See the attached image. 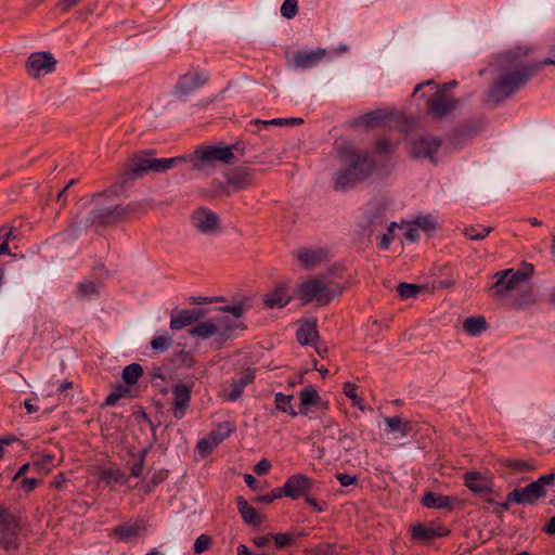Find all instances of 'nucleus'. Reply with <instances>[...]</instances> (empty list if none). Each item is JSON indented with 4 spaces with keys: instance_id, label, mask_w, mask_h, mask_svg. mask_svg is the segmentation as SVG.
<instances>
[{
    "instance_id": "obj_1",
    "label": "nucleus",
    "mask_w": 555,
    "mask_h": 555,
    "mask_svg": "<svg viewBox=\"0 0 555 555\" xmlns=\"http://www.w3.org/2000/svg\"><path fill=\"white\" fill-rule=\"evenodd\" d=\"M530 49L516 47L499 54L493 63L499 74L489 92V100L498 104L522 87L543 65H555V42L550 47L548 56L541 62L529 60Z\"/></svg>"
},
{
    "instance_id": "obj_2",
    "label": "nucleus",
    "mask_w": 555,
    "mask_h": 555,
    "mask_svg": "<svg viewBox=\"0 0 555 555\" xmlns=\"http://www.w3.org/2000/svg\"><path fill=\"white\" fill-rule=\"evenodd\" d=\"M154 149L141 150L127 158L122 170L116 176L115 182L108 190L92 195V201L104 196L107 193L118 196L127 186H130L137 179L143 178L150 172H166L169 169L188 162V156H176L170 158H156Z\"/></svg>"
},
{
    "instance_id": "obj_3",
    "label": "nucleus",
    "mask_w": 555,
    "mask_h": 555,
    "mask_svg": "<svg viewBox=\"0 0 555 555\" xmlns=\"http://www.w3.org/2000/svg\"><path fill=\"white\" fill-rule=\"evenodd\" d=\"M532 272V266H529L526 272L513 269L498 271L493 275L494 284L489 288L490 296L500 301H507L515 309L532 305L535 296L528 284Z\"/></svg>"
},
{
    "instance_id": "obj_4",
    "label": "nucleus",
    "mask_w": 555,
    "mask_h": 555,
    "mask_svg": "<svg viewBox=\"0 0 555 555\" xmlns=\"http://www.w3.org/2000/svg\"><path fill=\"white\" fill-rule=\"evenodd\" d=\"M140 207V204L130 203L126 206L114 205V206H100L94 207L86 221L78 220V216L75 217V224L82 225L83 228H106L117 223L129 220Z\"/></svg>"
},
{
    "instance_id": "obj_5",
    "label": "nucleus",
    "mask_w": 555,
    "mask_h": 555,
    "mask_svg": "<svg viewBox=\"0 0 555 555\" xmlns=\"http://www.w3.org/2000/svg\"><path fill=\"white\" fill-rule=\"evenodd\" d=\"M296 299L301 306L315 301L318 306L328 305L335 297L330 289V284L324 275L318 274L307 281L299 283L295 288Z\"/></svg>"
},
{
    "instance_id": "obj_6",
    "label": "nucleus",
    "mask_w": 555,
    "mask_h": 555,
    "mask_svg": "<svg viewBox=\"0 0 555 555\" xmlns=\"http://www.w3.org/2000/svg\"><path fill=\"white\" fill-rule=\"evenodd\" d=\"M234 150L238 151V143L224 147L214 145L201 146L191 156H188V162L192 164L193 170H202L204 164L212 162L234 165L237 162V157L233 153Z\"/></svg>"
},
{
    "instance_id": "obj_7",
    "label": "nucleus",
    "mask_w": 555,
    "mask_h": 555,
    "mask_svg": "<svg viewBox=\"0 0 555 555\" xmlns=\"http://www.w3.org/2000/svg\"><path fill=\"white\" fill-rule=\"evenodd\" d=\"M255 170L245 166L231 169L225 175V181L220 182L218 190L224 196L251 188L255 184Z\"/></svg>"
},
{
    "instance_id": "obj_8",
    "label": "nucleus",
    "mask_w": 555,
    "mask_h": 555,
    "mask_svg": "<svg viewBox=\"0 0 555 555\" xmlns=\"http://www.w3.org/2000/svg\"><path fill=\"white\" fill-rule=\"evenodd\" d=\"M331 168L338 167V173L334 181L336 191L345 190L347 186V140L339 138L334 143V150L327 157Z\"/></svg>"
},
{
    "instance_id": "obj_9",
    "label": "nucleus",
    "mask_w": 555,
    "mask_h": 555,
    "mask_svg": "<svg viewBox=\"0 0 555 555\" xmlns=\"http://www.w3.org/2000/svg\"><path fill=\"white\" fill-rule=\"evenodd\" d=\"M293 299H296V294L291 281L275 282L273 289L262 296V302L269 309L284 308Z\"/></svg>"
},
{
    "instance_id": "obj_10",
    "label": "nucleus",
    "mask_w": 555,
    "mask_h": 555,
    "mask_svg": "<svg viewBox=\"0 0 555 555\" xmlns=\"http://www.w3.org/2000/svg\"><path fill=\"white\" fill-rule=\"evenodd\" d=\"M374 169V162L366 153H349V185L365 180Z\"/></svg>"
},
{
    "instance_id": "obj_11",
    "label": "nucleus",
    "mask_w": 555,
    "mask_h": 555,
    "mask_svg": "<svg viewBox=\"0 0 555 555\" xmlns=\"http://www.w3.org/2000/svg\"><path fill=\"white\" fill-rule=\"evenodd\" d=\"M292 255L298 261V264L307 271L313 270L330 260L328 249L324 247L311 248L302 246L293 251Z\"/></svg>"
},
{
    "instance_id": "obj_12",
    "label": "nucleus",
    "mask_w": 555,
    "mask_h": 555,
    "mask_svg": "<svg viewBox=\"0 0 555 555\" xmlns=\"http://www.w3.org/2000/svg\"><path fill=\"white\" fill-rule=\"evenodd\" d=\"M194 382L177 383L171 386L172 391V414L176 418H182L191 405V397Z\"/></svg>"
},
{
    "instance_id": "obj_13",
    "label": "nucleus",
    "mask_w": 555,
    "mask_h": 555,
    "mask_svg": "<svg viewBox=\"0 0 555 555\" xmlns=\"http://www.w3.org/2000/svg\"><path fill=\"white\" fill-rule=\"evenodd\" d=\"M209 80V74L192 68L182 75L175 86L176 93L182 96L190 95L198 88L205 86Z\"/></svg>"
},
{
    "instance_id": "obj_14",
    "label": "nucleus",
    "mask_w": 555,
    "mask_h": 555,
    "mask_svg": "<svg viewBox=\"0 0 555 555\" xmlns=\"http://www.w3.org/2000/svg\"><path fill=\"white\" fill-rule=\"evenodd\" d=\"M294 483L297 482L299 485V492L294 500H298L300 498H304L306 503L311 506L317 512H323L326 509V503L324 501L319 502L312 494V488H313V480L304 474H294L287 478V481H292Z\"/></svg>"
},
{
    "instance_id": "obj_15",
    "label": "nucleus",
    "mask_w": 555,
    "mask_h": 555,
    "mask_svg": "<svg viewBox=\"0 0 555 555\" xmlns=\"http://www.w3.org/2000/svg\"><path fill=\"white\" fill-rule=\"evenodd\" d=\"M55 66L56 60L50 52L31 53L26 61L27 72L34 77H39L40 72L52 73Z\"/></svg>"
},
{
    "instance_id": "obj_16",
    "label": "nucleus",
    "mask_w": 555,
    "mask_h": 555,
    "mask_svg": "<svg viewBox=\"0 0 555 555\" xmlns=\"http://www.w3.org/2000/svg\"><path fill=\"white\" fill-rule=\"evenodd\" d=\"M207 314V310L203 308L193 309H175L171 311L170 328L173 331L181 330L202 320Z\"/></svg>"
},
{
    "instance_id": "obj_17",
    "label": "nucleus",
    "mask_w": 555,
    "mask_h": 555,
    "mask_svg": "<svg viewBox=\"0 0 555 555\" xmlns=\"http://www.w3.org/2000/svg\"><path fill=\"white\" fill-rule=\"evenodd\" d=\"M456 105V99L438 90L428 101V112L431 116L441 118L450 114Z\"/></svg>"
},
{
    "instance_id": "obj_18",
    "label": "nucleus",
    "mask_w": 555,
    "mask_h": 555,
    "mask_svg": "<svg viewBox=\"0 0 555 555\" xmlns=\"http://www.w3.org/2000/svg\"><path fill=\"white\" fill-rule=\"evenodd\" d=\"M545 489H541V486L532 481L528 486L521 489H515L508 493V501L516 504H533L539 499L545 496Z\"/></svg>"
},
{
    "instance_id": "obj_19",
    "label": "nucleus",
    "mask_w": 555,
    "mask_h": 555,
    "mask_svg": "<svg viewBox=\"0 0 555 555\" xmlns=\"http://www.w3.org/2000/svg\"><path fill=\"white\" fill-rule=\"evenodd\" d=\"M299 485L294 483L292 481H285V483L282 487H276L273 490H271L269 493L257 495L253 499L254 503H261V504H272L275 500L281 499L283 496L288 499H295L299 492Z\"/></svg>"
},
{
    "instance_id": "obj_20",
    "label": "nucleus",
    "mask_w": 555,
    "mask_h": 555,
    "mask_svg": "<svg viewBox=\"0 0 555 555\" xmlns=\"http://www.w3.org/2000/svg\"><path fill=\"white\" fill-rule=\"evenodd\" d=\"M413 540L421 542H429L436 538H442L450 533L449 529L440 525L417 524L410 528Z\"/></svg>"
},
{
    "instance_id": "obj_21",
    "label": "nucleus",
    "mask_w": 555,
    "mask_h": 555,
    "mask_svg": "<svg viewBox=\"0 0 555 555\" xmlns=\"http://www.w3.org/2000/svg\"><path fill=\"white\" fill-rule=\"evenodd\" d=\"M194 227L202 233H212L219 224V217L206 207H199L192 214Z\"/></svg>"
},
{
    "instance_id": "obj_22",
    "label": "nucleus",
    "mask_w": 555,
    "mask_h": 555,
    "mask_svg": "<svg viewBox=\"0 0 555 555\" xmlns=\"http://www.w3.org/2000/svg\"><path fill=\"white\" fill-rule=\"evenodd\" d=\"M441 142L435 137H421L411 143L410 153L415 158H430L440 147Z\"/></svg>"
},
{
    "instance_id": "obj_23",
    "label": "nucleus",
    "mask_w": 555,
    "mask_h": 555,
    "mask_svg": "<svg viewBox=\"0 0 555 555\" xmlns=\"http://www.w3.org/2000/svg\"><path fill=\"white\" fill-rule=\"evenodd\" d=\"M296 338L301 346L314 343L319 338L317 318L300 320Z\"/></svg>"
},
{
    "instance_id": "obj_24",
    "label": "nucleus",
    "mask_w": 555,
    "mask_h": 555,
    "mask_svg": "<svg viewBox=\"0 0 555 555\" xmlns=\"http://www.w3.org/2000/svg\"><path fill=\"white\" fill-rule=\"evenodd\" d=\"M255 378V370L250 367L245 369L242 376L230 384V390L225 392L227 400L236 401L243 395L245 387L253 384Z\"/></svg>"
},
{
    "instance_id": "obj_25",
    "label": "nucleus",
    "mask_w": 555,
    "mask_h": 555,
    "mask_svg": "<svg viewBox=\"0 0 555 555\" xmlns=\"http://www.w3.org/2000/svg\"><path fill=\"white\" fill-rule=\"evenodd\" d=\"M145 530L143 520H138L134 524H122L114 527L109 535L116 538L118 542H127L132 538L141 535Z\"/></svg>"
},
{
    "instance_id": "obj_26",
    "label": "nucleus",
    "mask_w": 555,
    "mask_h": 555,
    "mask_svg": "<svg viewBox=\"0 0 555 555\" xmlns=\"http://www.w3.org/2000/svg\"><path fill=\"white\" fill-rule=\"evenodd\" d=\"M237 511L243 521L249 527H259L264 518L243 496L236 498Z\"/></svg>"
},
{
    "instance_id": "obj_27",
    "label": "nucleus",
    "mask_w": 555,
    "mask_h": 555,
    "mask_svg": "<svg viewBox=\"0 0 555 555\" xmlns=\"http://www.w3.org/2000/svg\"><path fill=\"white\" fill-rule=\"evenodd\" d=\"M465 486L475 493H492V482L479 473L468 472L464 475Z\"/></svg>"
},
{
    "instance_id": "obj_28",
    "label": "nucleus",
    "mask_w": 555,
    "mask_h": 555,
    "mask_svg": "<svg viewBox=\"0 0 555 555\" xmlns=\"http://www.w3.org/2000/svg\"><path fill=\"white\" fill-rule=\"evenodd\" d=\"M456 502L457 499L454 496L442 495L435 492H427L422 500L423 505L428 508L448 511H452Z\"/></svg>"
},
{
    "instance_id": "obj_29",
    "label": "nucleus",
    "mask_w": 555,
    "mask_h": 555,
    "mask_svg": "<svg viewBox=\"0 0 555 555\" xmlns=\"http://www.w3.org/2000/svg\"><path fill=\"white\" fill-rule=\"evenodd\" d=\"M325 53V49H317L311 52L298 51L294 54V62L297 67L310 68L317 65L323 59Z\"/></svg>"
},
{
    "instance_id": "obj_30",
    "label": "nucleus",
    "mask_w": 555,
    "mask_h": 555,
    "mask_svg": "<svg viewBox=\"0 0 555 555\" xmlns=\"http://www.w3.org/2000/svg\"><path fill=\"white\" fill-rule=\"evenodd\" d=\"M21 520L11 513L3 504H0V533L13 532L20 530Z\"/></svg>"
},
{
    "instance_id": "obj_31",
    "label": "nucleus",
    "mask_w": 555,
    "mask_h": 555,
    "mask_svg": "<svg viewBox=\"0 0 555 555\" xmlns=\"http://www.w3.org/2000/svg\"><path fill=\"white\" fill-rule=\"evenodd\" d=\"M304 124L302 118L292 117V118H274L271 120H261V119H255L250 121L251 127H256V129H251V132L260 131L262 128L274 125V126H299Z\"/></svg>"
},
{
    "instance_id": "obj_32",
    "label": "nucleus",
    "mask_w": 555,
    "mask_h": 555,
    "mask_svg": "<svg viewBox=\"0 0 555 555\" xmlns=\"http://www.w3.org/2000/svg\"><path fill=\"white\" fill-rule=\"evenodd\" d=\"M236 429L235 423L231 421L220 422L209 433V438L215 440L218 444L224 439L229 438Z\"/></svg>"
},
{
    "instance_id": "obj_33",
    "label": "nucleus",
    "mask_w": 555,
    "mask_h": 555,
    "mask_svg": "<svg viewBox=\"0 0 555 555\" xmlns=\"http://www.w3.org/2000/svg\"><path fill=\"white\" fill-rule=\"evenodd\" d=\"M133 397L134 395L132 393V389L129 385L117 384L113 391L106 397L102 408L115 405L121 398Z\"/></svg>"
},
{
    "instance_id": "obj_34",
    "label": "nucleus",
    "mask_w": 555,
    "mask_h": 555,
    "mask_svg": "<svg viewBox=\"0 0 555 555\" xmlns=\"http://www.w3.org/2000/svg\"><path fill=\"white\" fill-rule=\"evenodd\" d=\"M321 400L318 391L312 386L301 389L300 391V412L306 413L310 406H315Z\"/></svg>"
},
{
    "instance_id": "obj_35",
    "label": "nucleus",
    "mask_w": 555,
    "mask_h": 555,
    "mask_svg": "<svg viewBox=\"0 0 555 555\" xmlns=\"http://www.w3.org/2000/svg\"><path fill=\"white\" fill-rule=\"evenodd\" d=\"M463 328L468 335L476 336L486 331V319L481 315L467 318L463 322Z\"/></svg>"
},
{
    "instance_id": "obj_36",
    "label": "nucleus",
    "mask_w": 555,
    "mask_h": 555,
    "mask_svg": "<svg viewBox=\"0 0 555 555\" xmlns=\"http://www.w3.org/2000/svg\"><path fill=\"white\" fill-rule=\"evenodd\" d=\"M143 375V367L139 363H131L124 367L121 376L126 385H135Z\"/></svg>"
},
{
    "instance_id": "obj_37",
    "label": "nucleus",
    "mask_w": 555,
    "mask_h": 555,
    "mask_svg": "<svg viewBox=\"0 0 555 555\" xmlns=\"http://www.w3.org/2000/svg\"><path fill=\"white\" fill-rule=\"evenodd\" d=\"M217 333V326L212 321L199 322L189 330V334L203 339L209 338Z\"/></svg>"
},
{
    "instance_id": "obj_38",
    "label": "nucleus",
    "mask_w": 555,
    "mask_h": 555,
    "mask_svg": "<svg viewBox=\"0 0 555 555\" xmlns=\"http://www.w3.org/2000/svg\"><path fill=\"white\" fill-rule=\"evenodd\" d=\"M294 397L292 395H284L282 392L275 393L274 402H275V409L278 411L287 413L292 417H296L298 413L292 405V400Z\"/></svg>"
},
{
    "instance_id": "obj_39",
    "label": "nucleus",
    "mask_w": 555,
    "mask_h": 555,
    "mask_svg": "<svg viewBox=\"0 0 555 555\" xmlns=\"http://www.w3.org/2000/svg\"><path fill=\"white\" fill-rule=\"evenodd\" d=\"M493 231L492 227H485L481 224L469 225L464 228L463 234L469 240L481 241Z\"/></svg>"
},
{
    "instance_id": "obj_40",
    "label": "nucleus",
    "mask_w": 555,
    "mask_h": 555,
    "mask_svg": "<svg viewBox=\"0 0 555 555\" xmlns=\"http://www.w3.org/2000/svg\"><path fill=\"white\" fill-rule=\"evenodd\" d=\"M100 479L105 483H125L127 481V477L125 473L119 468H106L101 472Z\"/></svg>"
},
{
    "instance_id": "obj_41",
    "label": "nucleus",
    "mask_w": 555,
    "mask_h": 555,
    "mask_svg": "<svg viewBox=\"0 0 555 555\" xmlns=\"http://www.w3.org/2000/svg\"><path fill=\"white\" fill-rule=\"evenodd\" d=\"M385 422L390 431L399 433L402 437L406 436L411 430L410 423L403 421L402 418L396 417H386Z\"/></svg>"
},
{
    "instance_id": "obj_42",
    "label": "nucleus",
    "mask_w": 555,
    "mask_h": 555,
    "mask_svg": "<svg viewBox=\"0 0 555 555\" xmlns=\"http://www.w3.org/2000/svg\"><path fill=\"white\" fill-rule=\"evenodd\" d=\"M152 449V444L147 446L146 448H143L141 449L137 456H138V460L132 463L130 465V476L131 477H140L142 475V472H143V467H144V463H145V459H146V455L149 453V451Z\"/></svg>"
},
{
    "instance_id": "obj_43",
    "label": "nucleus",
    "mask_w": 555,
    "mask_h": 555,
    "mask_svg": "<svg viewBox=\"0 0 555 555\" xmlns=\"http://www.w3.org/2000/svg\"><path fill=\"white\" fill-rule=\"evenodd\" d=\"M421 291L422 287L416 284L400 283L397 286V292L402 299L415 297Z\"/></svg>"
},
{
    "instance_id": "obj_44",
    "label": "nucleus",
    "mask_w": 555,
    "mask_h": 555,
    "mask_svg": "<svg viewBox=\"0 0 555 555\" xmlns=\"http://www.w3.org/2000/svg\"><path fill=\"white\" fill-rule=\"evenodd\" d=\"M13 229L1 227L0 228V256L10 253L9 242L14 240Z\"/></svg>"
},
{
    "instance_id": "obj_45",
    "label": "nucleus",
    "mask_w": 555,
    "mask_h": 555,
    "mask_svg": "<svg viewBox=\"0 0 555 555\" xmlns=\"http://www.w3.org/2000/svg\"><path fill=\"white\" fill-rule=\"evenodd\" d=\"M400 227L397 222H391L387 229V232L378 237V248L386 250L389 248L395 235V229Z\"/></svg>"
},
{
    "instance_id": "obj_46",
    "label": "nucleus",
    "mask_w": 555,
    "mask_h": 555,
    "mask_svg": "<svg viewBox=\"0 0 555 555\" xmlns=\"http://www.w3.org/2000/svg\"><path fill=\"white\" fill-rule=\"evenodd\" d=\"M296 535L292 532L284 533H272V540H274L278 548H285L295 542Z\"/></svg>"
},
{
    "instance_id": "obj_47",
    "label": "nucleus",
    "mask_w": 555,
    "mask_h": 555,
    "mask_svg": "<svg viewBox=\"0 0 555 555\" xmlns=\"http://www.w3.org/2000/svg\"><path fill=\"white\" fill-rule=\"evenodd\" d=\"M408 224H414L416 228L426 232H430L436 229L435 221L430 216H420L413 221H409Z\"/></svg>"
},
{
    "instance_id": "obj_48",
    "label": "nucleus",
    "mask_w": 555,
    "mask_h": 555,
    "mask_svg": "<svg viewBox=\"0 0 555 555\" xmlns=\"http://www.w3.org/2000/svg\"><path fill=\"white\" fill-rule=\"evenodd\" d=\"M298 13V0H284L281 7V15L287 20H292Z\"/></svg>"
},
{
    "instance_id": "obj_49",
    "label": "nucleus",
    "mask_w": 555,
    "mask_h": 555,
    "mask_svg": "<svg viewBox=\"0 0 555 555\" xmlns=\"http://www.w3.org/2000/svg\"><path fill=\"white\" fill-rule=\"evenodd\" d=\"M172 344V337L154 336L150 343L152 349L158 352L166 351Z\"/></svg>"
},
{
    "instance_id": "obj_50",
    "label": "nucleus",
    "mask_w": 555,
    "mask_h": 555,
    "mask_svg": "<svg viewBox=\"0 0 555 555\" xmlns=\"http://www.w3.org/2000/svg\"><path fill=\"white\" fill-rule=\"evenodd\" d=\"M212 545V538L209 534H201L194 543V553L202 554Z\"/></svg>"
},
{
    "instance_id": "obj_51",
    "label": "nucleus",
    "mask_w": 555,
    "mask_h": 555,
    "mask_svg": "<svg viewBox=\"0 0 555 555\" xmlns=\"http://www.w3.org/2000/svg\"><path fill=\"white\" fill-rule=\"evenodd\" d=\"M168 477V470L167 469H158L154 472L151 479L146 483V492H151L153 488L158 486L159 483L164 482Z\"/></svg>"
},
{
    "instance_id": "obj_52",
    "label": "nucleus",
    "mask_w": 555,
    "mask_h": 555,
    "mask_svg": "<svg viewBox=\"0 0 555 555\" xmlns=\"http://www.w3.org/2000/svg\"><path fill=\"white\" fill-rule=\"evenodd\" d=\"M217 446L218 443L208 436L197 441L196 449L203 456H206L210 454Z\"/></svg>"
},
{
    "instance_id": "obj_53",
    "label": "nucleus",
    "mask_w": 555,
    "mask_h": 555,
    "mask_svg": "<svg viewBox=\"0 0 555 555\" xmlns=\"http://www.w3.org/2000/svg\"><path fill=\"white\" fill-rule=\"evenodd\" d=\"M387 117V114L386 112H383V111H375V112H372V113H369L364 116V122L369 126V127H374V126H377L379 125L383 120H385Z\"/></svg>"
},
{
    "instance_id": "obj_54",
    "label": "nucleus",
    "mask_w": 555,
    "mask_h": 555,
    "mask_svg": "<svg viewBox=\"0 0 555 555\" xmlns=\"http://www.w3.org/2000/svg\"><path fill=\"white\" fill-rule=\"evenodd\" d=\"M356 386L349 383V400L351 401V406L359 409L361 412H364L367 408L363 402V399L360 398L353 390Z\"/></svg>"
},
{
    "instance_id": "obj_55",
    "label": "nucleus",
    "mask_w": 555,
    "mask_h": 555,
    "mask_svg": "<svg viewBox=\"0 0 555 555\" xmlns=\"http://www.w3.org/2000/svg\"><path fill=\"white\" fill-rule=\"evenodd\" d=\"M507 465L508 467L517 472H528L534 469V466L531 463L521 460L508 461Z\"/></svg>"
},
{
    "instance_id": "obj_56",
    "label": "nucleus",
    "mask_w": 555,
    "mask_h": 555,
    "mask_svg": "<svg viewBox=\"0 0 555 555\" xmlns=\"http://www.w3.org/2000/svg\"><path fill=\"white\" fill-rule=\"evenodd\" d=\"M219 310L222 312H228L235 318H240L243 315L245 309L242 302H236L233 305L220 307Z\"/></svg>"
},
{
    "instance_id": "obj_57",
    "label": "nucleus",
    "mask_w": 555,
    "mask_h": 555,
    "mask_svg": "<svg viewBox=\"0 0 555 555\" xmlns=\"http://www.w3.org/2000/svg\"><path fill=\"white\" fill-rule=\"evenodd\" d=\"M78 291L83 296H90L98 293L95 284L91 281L80 282L78 285Z\"/></svg>"
},
{
    "instance_id": "obj_58",
    "label": "nucleus",
    "mask_w": 555,
    "mask_h": 555,
    "mask_svg": "<svg viewBox=\"0 0 555 555\" xmlns=\"http://www.w3.org/2000/svg\"><path fill=\"white\" fill-rule=\"evenodd\" d=\"M40 482L41 480L37 478H23L20 486L26 493H30L40 485Z\"/></svg>"
},
{
    "instance_id": "obj_59",
    "label": "nucleus",
    "mask_w": 555,
    "mask_h": 555,
    "mask_svg": "<svg viewBox=\"0 0 555 555\" xmlns=\"http://www.w3.org/2000/svg\"><path fill=\"white\" fill-rule=\"evenodd\" d=\"M271 467V462L267 459H262L254 466V472L261 476L268 474Z\"/></svg>"
},
{
    "instance_id": "obj_60",
    "label": "nucleus",
    "mask_w": 555,
    "mask_h": 555,
    "mask_svg": "<svg viewBox=\"0 0 555 555\" xmlns=\"http://www.w3.org/2000/svg\"><path fill=\"white\" fill-rule=\"evenodd\" d=\"M81 0H59L57 8L62 12H68L72 8L77 5Z\"/></svg>"
},
{
    "instance_id": "obj_61",
    "label": "nucleus",
    "mask_w": 555,
    "mask_h": 555,
    "mask_svg": "<svg viewBox=\"0 0 555 555\" xmlns=\"http://www.w3.org/2000/svg\"><path fill=\"white\" fill-rule=\"evenodd\" d=\"M271 540H272V533H268L264 535L254 538L253 543L257 547H264L271 542Z\"/></svg>"
},
{
    "instance_id": "obj_62",
    "label": "nucleus",
    "mask_w": 555,
    "mask_h": 555,
    "mask_svg": "<svg viewBox=\"0 0 555 555\" xmlns=\"http://www.w3.org/2000/svg\"><path fill=\"white\" fill-rule=\"evenodd\" d=\"M555 480V474L551 473L544 476H541L535 482L541 486V489H544L545 486L552 485Z\"/></svg>"
},
{
    "instance_id": "obj_63",
    "label": "nucleus",
    "mask_w": 555,
    "mask_h": 555,
    "mask_svg": "<svg viewBox=\"0 0 555 555\" xmlns=\"http://www.w3.org/2000/svg\"><path fill=\"white\" fill-rule=\"evenodd\" d=\"M409 228L405 232V238L411 241V242H415L416 240H418V231H417V228H415L414 224H408Z\"/></svg>"
},
{
    "instance_id": "obj_64",
    "label": "nucleus",
    "mask_w": 555,
    "mask_h": 555,
    "mask_svg": "<svg viewBox=\"0 0 555 555\" xmlns=\"http://www.w3.org/2000/svg\"><path fill=\"white\" fill-rule=\"evenodd\" d=\"M376 146L379 152H384V153H389L393 149V145L390 142H388L387 140H379L377 142Z\"/></svg>"
}]
</instances>
